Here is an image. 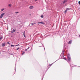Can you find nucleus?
<instances>
[{"mask_svg":"<svg viewBox=\"0 0 80 80\" xmlns=\"http://www.w3.org/2000/svg\"><path fill=\"white\" fill-rule=\"evenodd\" d=\"M68 56L67 58L68 59L69 61H70L71 60V58L70 57V54H68Z\"/></svg>","mask_w":80,"mask_h":80,"instance_id":"obj_1","label":"nucleus"},{"mask_svg":"<svg viewBox=\"0 0 80 80\" xmlns=\"http://www.w3.org/2000/svg\"><path fill=\"white\" fill-rule=\"evenodd\" d=\"M16 31H17V30L16 29H14L11 32V33H14V32H16Z\"/></svg>","mask_w":80,"mask_h":80,"instance_id":"obj_2","label":"nucleus"},{"mask_svg":"<svg viewBox=\"0 0 80 80\" xmlns=\"http://www.w3.org/2000/svg\"><path fill=\"white\" fill-rule=\"evenodd\" d=\"M38 24L41 23L42 25H45V23L43 22H38Z\"/></svg>","mask_w":80,"mask_h":80,"instance_id":"obj_3","label":"nucleus"},{"mask_svg":"<svg viewBox=\"0 0 80 80\" xmlns=\"http://www.w3.org/2000/svg\"><path fill=\"white\" fill-rule=\"evenodd\" d=\"M2 47H5V42L2 43Z\"/></svg>","mask_w":80,"mask_h":80,"instance_id":"obj_4","label":"nucleus"},{"mask_svg":"<svg viewBox=\"0 0 80 80\" xmlns=\"http://www.w3.org/2000/svg\"><path fill=\"white\" fill-rule=\"evenodd\" d=\"M23 36L25 38L26 37V36H25V31H24V33H23Z\"/></svg>","mask_w":80,"mask_h":80,"instance_id":"obj_5","label":"nucleus"},{"mask_svg":"<svg viewBox=\"0 0 80 80\" xmlns=\"http://www.w3.org/2000/svg\"><path fill=\"white\" fill-rule=\"evenodd\" d=\"M5 15V13H2L1 15V16L2 17H3V15Z\"/></svg>","mask_w":80,"mask_h":80,"instance_id":"obj_6","label":"nucleus"},{"mask_svg":"<svg viewBox=\"0 0 80 80\" xmlns=\"http://www.w3.org/2000/svg\"><path fill=\"white\" fill-rule=\"evenodd\" d=\"M29 8H30V9H32V8H33V7L31 6H30Z\"/></svg>","mask_w":80,"mask_h":80,"instance_id":"obj_7","label":"nucleus"},{"mask_svg":"<svg viewBox=\"0 0 80 80\" xmlns=\"http://www.w3.org/2000/svg\"><path fill=\"white\" fill-rule=\"evenodd\" d=\"M65 3V2L63 1L61 2V4H64Z\"/></svg>","mask_w":80,"mask_h":80,"instance_id":"obj_8","label":"nucleus"},{"mask_svg":"<svg viewBox=\"0 0 80 80\" xmlns=\"http://www.w3.org/2000/svg\"><path fill=\"white\" fill-rule=\"evenodd\" d=\"M64 50H63L62 52V54L63 55V54H64Z\"/></svg>","mask_w":80,"mask_h":80,"instance_id":"obj_9","label":"nucleus"},{"mask_svg":"<svg viewBox=\"0 0 80 80\" xmlns=\"http://www.w3.org/2000/svg\"><path fill=\"white\" fill-rule=\"evenodd\" d=\"M71 43H72V40H71V41H70L68 42V43L70 44H71Z\"/></svg>","mask_w":80,"mask_h":80,"instance_id":"obj_10","label":"nucleus"},{"mask_svg":"<svg viewBox=\"0 0 80 80\" xmlns=\"http://www.w3.org/2000/svg\"><path fill=\"white\" fill-rule=\"evenodd\" d=\"M29 48H30V47L26 49L25 50V51H27V50H28V49H29Z\"/></svg>","mask_w":80,"mask_h":80,"instance_id":"obj_11","label":"nucleus"},{"mask_svg":"<svg viewBox=\"0 0 80 80\" xmlns=\"http://www.w3.org/2000/svg\"><path fill=\"white\" fill-rule=\"evenodd\" d=\"M35 24H36V23L33 22L31 23V25H35Z\"/></svg>","mask_w":80,"mask_h":80,"instance_id":"obj_12","label":"nucleus"},{"mask_svg":"<svg viewBox=\"0 0 80 80\" xmlns=\"http://www.w3.org/2000/svg\"><path fill=\"white\" fill-rule=\"evenodd\" d=\"M68 10H70V9L67 8L66 9L65 11H66V12H67Z\"/></svg>","mask_w":80,"mask_h":80,"instance_id":"obj_13","label":"nucleus"},{"mask_svg":"<svg viewBox=\"0 0 80 80\" xmlns=\"http://www.w3.org/2000/svg\"><path fill=\"white\" fill-rule=\"evenodd\" d=\"M8 7H12V5L10 4H9Z\"/></svg>","mask_w":80,"mask_h":80,"instance_id":"obj_14","label":"nucleus"},{"mask_svg":"<svg viewBox=\"0 0 80 80\" xmlns=\"http://www.w3.org/2000/svg\"><path fill=\"white\" fill-rule=\"evenodd\" d=\"M63 1L65 2L66 3V2H67V0H64Z\"/></svg>","mask_w":80,"mask_h":80,"instance_id":"obj_15","label":"nucleus"},{"mask_svg":"<svg viewBox=\"0 0 80 80\" xmlns=\"http://www.w3.org/2000/svg\"><path fill=\"white\" fill-rule=\"evenodd\" d=\"M3 10H4V8L2 9H1V12H2V11H3Z\"/></svg>","mask_w":80,"mask_h":80,"instance_id":"obj_16","label":"nucleus"},{"mask_svg":"<svg viewBox=\"0 0 80 80\" xmlns=\"http://www.w3.org/2000/svg\"><path fill=\"white\" fill-rule=\"evenodd\" d=\"M41 18H43V15H41Z\"/></svg>","mask_w":80,"mask_h":80,"instance_id":"obj_17","label":"nucleus"},{"mask_svg":"<svg viewBox=\"0 0 80 80\" xmlns=\"http://www.w3.org/2000/svg\"><path fill=\"white\" fill-rule=\"evenodd\" d=\"M2 38H3V37H1L0 38V40H2Z\"/></svg>","mask_w":80,"mask_h":80,"instance_id":"obj_18","label":"nucleus"},{"mask_svg":"<svg viewBox=\"0 0 80 80\" xmlns=\"http://www.w3.org/2000/svg\"><path fill=\"white\" fill-rule=\"evenodd\" d=\"M63 59H64V60H67V59L65 58H63Z\"/></svg>","mask_w":80,"mask_h":80,"instance_id":"obj_19","label":"nucleus"},{"mask_svg":"<svg viewBox=\"0 0 80 80\" xmlns=\"http://www.w3.org/2000/svg\"><path fill=\"white\" fill-rule=\"evenodd\" d=\"M11 47H15V45H11Z\"/></svg>","mask_w":80,"mask_h":80,"instance_id":"obj_20","label":"nucleus"},{"mask_svg":"<svg viewBox=\"0 0 80 80\" xmlns=\"http://www.w3.org/2000/svg\"><path fill=\"white\" fill-rule=\"evenodd\" d=\"M23 54H25V52H22V55H23Z\"/></svg>","mask_w":80,"mask_h":80,"instance_id":"obj_21","label":"nucleus"},{"mask_svg":"<svg viewBox=\"0 0 80 80\" xmlns=\"http://www.w3.org/2000/svg\"><path fill=\"white\" fill-rule=\"evenodd\" d=\"M15 13H18V12H15Z\"/></svg>","mask_w":80,"mask_h":80,"instance_id":"obj_22","label":"nucleus"},{"mask_svg":"<svg viewBox=\"0 0 80 80\" xmlns=\"http://www.w3.org/2000/svg\"><path fill=\"white\" fill-rule=\"evenodd\" d=\"M18 49H19V48H18L16 49L17 50H18Z\"/></svg>","mask_w":80,"mask_h":80,"instance_id":"obj_23","label":"nucleus"},{"mask_svg":"<svg viewBox=\"0 0 80 80\" xmlns=\"http://www.w3.org/2000/svg\"><path fill=\"white\" fill-rule=\"evenodd\" d=\"M2 18V17L1 16H0V19Z\"/></svg>","mask_w":80,"mask_h":80,"instance_id":"obj_24","label":"nucleus"},{"mask_svg":"<svg viewBox=\"0 0 80 80\" xmlns=\"http://www.w3.org/2000/svg\"><path fill=\"white\" fill-rule=\"evenodd\" d=\"M67 11H65V12H64V13H67Z\"/></svg>","mask_w":80,"mask_h":80,"instance_id":"obj_25","label":"nucleus"},{"mask_svg":"<svg viewBox=\"0 0 80 80\" xmlns=\"http://www.w3.org/2000/svg\"><path fill=\"white\" fill-rule=\"evenodd\" d=\"M78 3H79V5H80V1L78 2Z\"/></svg>","mask_w":80,"mask_h":80,"instance_id":"obj_26","label":"nucleus"},{"mask_svg":"<svg viewBox=\"0 0 80 80\" xmlns=\"http://www.w3.org/2000/svg\"><path fill=\"white\" fill-rule=\"evenodd\" d=\"M7 43H8V44H9V45H10V43L8 42Z\"/></svg>","mask_w":80,"mask_h":80,"instance_id":"obj_27","label":"nucleus"},{"mask_svg":"<svg viewBox=\"0 0 80 80\" xmlns=\"http://www.w3.org/2000/svg\"><path fill=\"white\" fill-rule=\"evenodd\" d=\"M19 45V44H18L17 45H16L15 46H18Z\"/></svg>","mask_w":80,"mask_h":80,"instance_id":"obj_28","label":"nucleus"},{"mask_svg":"<svg viewBox=\"0 0 80 80\" xmlns=\"http://www.w3.org/2000/svg\"><path fill=\"white\" fill-rule=\"evenodd\" d=\"M38 0H35V1H37Z\"/></svg>","mask_w":80,"mask_h":80,"instance_id":"obj_29","label":"nucleus"},{"mask_svg":"<svg viewBox=\"0 0 80 80\" xmlns=\"http://www.w3.org/2000/svg\"><path fill=\"white\" fill-rule=\"evenodd\" d=\"M79 37H80V35H79Z\"/></svg>","mask_w":80,"mask_h":80,"instance_id":"obj_30","label":"nucleus"}]
</instances>
